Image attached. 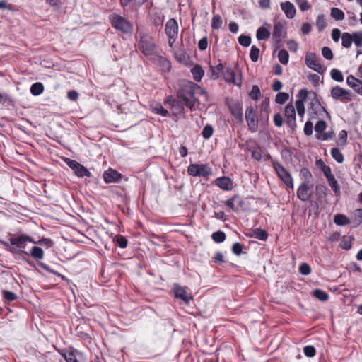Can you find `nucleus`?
I'll return each mask as SVG.
<instances>
[{
  "mask_svg": "<svg viewBox=\"0 0 362 362\" xmlns=\"http://www.w3.org/2000/svg\"><path fill=\"white\" fill-rule=\"evenodd\" d=\"M28 243L37 244L32 237L23 233H18L11 236L9 242L4 243V245L8 248V250L13 255L23 254L25 255L26 246Z\"/></svg>",
  "mask_w": 362,
  "mask_h": 362,
  "instance_id": "1",
  "label": "nucleus"
},
{
  "mask_svg": "<svg viewBox=\"0 0 362 362\" xmlns=\"http://www.w3.org/2000/svg\"><path fill=\"white\" fill-rule=\"evenodd\" d=\"M196 88H199V86L191 81H186L177 91V97L182 100L185 106L191 110L194 109L197 101L194 96Z\"/></svg>",
  "mask_w": 362,
  "mask_h": 362,
  "instance_id": "2",
  "label": "nucleus"
},
{
  "mask_svg": "<svg viewBox=\"0 0 362 362\" xmlns=\"http://www.w3.org/2000/svg\"><path fill=\"white\" fill-rule=\"evenodd\" d=\"M139 35L138 48L139 51L146 57L156 55L157 47L153 37L144 31L139 32Z\"/></svg>",
  "mask_w": 362,
  "mask_h": 362,
  "instance_id": "3",
  "label": "nucleus"
},
{
  "mask_svg": "<svg viewBox=\"0 0 362 362\" xmlns=\"http://www.w3.org/2000/svg\"><path fill=\"white\" fill-rule=\"evenodd\" d=\"M112 26L124 34L131 35L133 32V25L125 18L116 13L110 16Z\"/></svg>",
  "mask_w": 362,
  "mask_h": 362,
  "instance_id": "4",
  "label": "nucleus"
},
{
  "mask_svg": "<svg viewBox=\"0 0 362 362\" xmlns=\"http://www.w3.org/2000/svg\"><path fill=\"white\" fill-rule=\"evenodd\" d=\"M331 97L342 103H347L354 99V95L351 90L344 89L339 86H334L330 91Z\"/></svg>",
  "mask_w": 362,
  "mask_h": 362,
  "instance_id": "5",
  "label": "nucleus"
},
{
  "mask_svg": "<svg viewBox=\"0 0 362 362\" xmlns=\"http://www.w3.org/2000/svg\"><path fill=\"white\" fill-rule=\"evenodd\" d=\"M187 173L193 177L207 178L212 174L211 168L207 164H190L187 168Z\"/></svg>",
  "mask_w": 362,
  "mask_h": 362,
  "instance_id": "6",
  "label": "nucleus"
},
{
  "mask_svg": "<svg viewBox=\"0 0 362 362\" xmlns=\"http://www.w3.org/2000/svg\"><path fill=\"white\" fill-rule=\"evenodd\" d=\"M179 26L175 18L169 19L165 26V33L168 38L169 46L173 48L178 36Z\"/></svg>",
  "mask_w": 362,
  "mask_h": 362,
  "instance_id": "7",
  "label": "nucleus"
},
{
  "mask_svg": "<svg viewBox=\"0 0 362 362\" xmlns=\"http://www.w3.org/2000/svg\"><path fill=\"white\" fill-rule=\"evenodd\" d=\"M273 168L281 180L288 188H293V181L288 171L278 161L272 163Z\"/></svg>",
  "mask_w": 362,
  "mask_h": 362,
  "instance_id": "8",
  "label": "nucleus"
},
{
  "mask_svg": "<svg viewBox=\"0 0 362 362\" xmlns=\"http://www.w3.org/2000/svg\"><path fill=\"white\" fill-rule=\"evenodd\" d=\"M321 59L317 57L315 53L308 52L305 55V64L312 70L323 74L326 68L322 64Z\"/></svg>",
  "mask_w": 362,
  "mask_h": 362,
  "instance_id": "9",
  "label": "nucleus"
},
{
  "mask_svg": "<svg viewBox=\"0 0 362 362\" xmlns=\"http://www.w3.org/2000/svg\"><path fill=\"white\" fill-rule=\"evenodd\" d=\"M245 120L248 126V129L251 132H255L258 129V117L252 106H249L245 110Z\"/></svg>",
  "mask_w": 362,
  "mask_h": 362,
  "instance_id": "10",
  "label": "nucleus"
},
{
  "mask_svg": "<svg viewBox=\"0 0 362 362\" xmlns=\"http://www.w3.org/2000/svg\"><path fill=\"white\" fill-rule=\"evenodd\" d=\"M67 165L74 170L76 175L79 177H90L91 173L90 171L78 162L67 158L66 160Z\"/></svg>",
  "mask_w": 362,
  "mask_h": 362,
  "instance_id": "11",
  "label": "nucleus"
},
{
  "mask_svg": "<svg viewBox=\"0 0 362 362\" xmlns=\"http://www.w3.org/2000/svg\"><path fill=\"white\" fill-rule=\"evenodd\" d=\"M173 293L176 298L182 300L186 304H189L192 299V296L187 292L186 288L179 285L173 284Z\"/></svg>",
  "mask_w": 362,
  "mask_h": 362,
  "instance_id": "12",
  "label": "nucleus"
},
{
  "mask_svg": "<svg viewBox=\"0 0 362 362\" xmlns=\"http://www.w3.org/2000/svg\"><path fill=\"white\" fill-rule=\"evenodd\" d=\"M103 177L106 184H110L120 182L122 175L117 170L110 168L103 173Z\"/></svg>",
  "mask_w": 362,
  "mask_h": 362,
  "instance_id": "13",
  "label": "nucleus"
},
{
  "mask_svg": "<svg viewBox=\"0 0 362 362\" xmlns=\"http://www.w3.org/2000/svg\"><path fill=\"white\" fill-rule=\"evenodd\" d=\"M285 117L287 125L293 130L296 127V109L292 104H288L286 106Z\"/></svg>",
  "mask_w": 362,
  "mask_h": 362,
  "instance_id": "14",
  "label": "nucleus"
},
{
  "mask_svg": "<svg viewBox=\"0 0 362 362\" xmlns=\"http://www.w3.org/2000/svg\"><path fill=\"white\" fill-rule=\"evenodd\" d=\"M298 99L296 100L295 107L300 117H303L305 114L304 101L308 97L306 89H301L298 94Z\"/></svg>",
  "mask_w": 362,
  "mask_h": 362,
  "instance_id": "15",
  "label": "nucleus"
},
{
  "mask_svg": "<svg viewBox=\"0 0 362 362\" xmlns=\"http://www.w3.org/2000/svg\"><path fill=\"white\" fill-rule=\"evenodd\" d=\"M243 200L238 194L233 195L231 198L225 202L226 206L235 212L238 211L240 209L243 207Z\"/></svg>",
  "mask_w": 362,
  "mask_h": 362,
  "instance_id": "16",
  "label": "nucleus"
},
{
  "mask_svg": "<svg viewBox=\"0 0 362 362\" xmlns=\"http://www.w3.org/2000/svg\"><path fill=\"white\" fill-rule=\"evenodd\" d=\"M215 185L225 191H230L233 187V180L228 177H220L215 180Z\"/></svg>",
  "mask_w": 362,
  "mask_h": 362,
  "instance_id": "17",
  "label": "nucleus"
},
{
  "mask_svg": "<svg viewBox=\"0 0 362 362\" xmlns=\"http://www.w3.org/2000/svg\"><path fill=\"white\" fill-rule=\"evenodd\" d=\"M223 76L226 82L227 83H233V84L240 86H241V78H236L235 71L232 68H227L222 73Z\"/></svg>",
  "mask_w": 362,
  "mask_h": 362,
  "instance_id": "18",
  "label": "nucleus"
},
{
  "mask_svg": "<svg viewBox=\"0 0 362 362\" xmlns=\"http://www.w3.org/2000/svg\"><path fill=\"white\" fill-rule=\"evenodd\" d=\"M357 35V33L354 32L352 33H343L341 35V45L343 47L349 49L351 47L352 44L355 45L356 37Z\"/></svg>",
  "mask_w": 362,
  "mask_h": 362,
  "instance_id": "19",
  "label": "nucleus"
},
{
  "mask_svg": "<svg viewBox=\"0 0 362 362\" xmlns=\"http://www.w3.org/2000/svg\"><path fill=\"white\" fill-rule=\"evenodd\" d=\"M286 35L284 25L281 22H276L274 25L272 37L276 43L279 42Z\"/></svg>",
  "mask_w": 362,
  "mask_h": 362,
  "instance_id": "20",
  "label": "nucleus"
},
{
  "mask_svg": "<svg viewBox=\"0 0 362 362\" xmlns=\"http://www.w3.org/2000/svg\"><path fill=\"white\" fill-rule=\"evenodd\" d=\"M310 187H312V185L301 183L297 189L298 198L303 202L308 201L310 198V194L308 193Z\"/></svg>",
  "mask_w": 362,
  "mask_h": 362,
  "instance_id": "21",
  "label": "nucleus"
},
{
  "mask_svg": "<svg viewBox=\"0 0 362 362\" xmlns=\"http://www.w3.org/2000/svg\"><path fill=\"white\" fill-rule=\"evenodd\" d=\"M281 10L284 12L288 18L292 19L294 18L296 10L294 5L290 1L282 2L280 4Z\"/></svg>",
  "mask_w": 362,
  "mask_h": 362,
  "instance_id": "22",
  "label": "nucleus"
},
{
  "mask_svg": "<svg viewBox=\"0 0 362 362\" xmlns=\"http://www.w3.org/2000/svg\"><path fill=\"white\" fill-rule=\"evenodd\" d=\"M351 224L353 228H358L362 223V209H356L351 214Z\"/></svg>",
  "mask_w": 362,
  "mask_h": 362,
  "instance_id": "23",
  "label": "nucleus"
},
{
  "mask_svg": "<svg viewBox=\"0 0 362 362\" xmlns=\"http://www.w3.org/2000/svg\"><path fill=\"white\" fill-rule=\"evenodd\" d=\"M155 56L154 61L155 62L159 65L163 71H169L171 69V63L165 57L158 55L157 54Z\"/></svg>",
  "mask_w": 362,
  "mask_h": 362,
  "instance_id": "24",
  "label": "nucleus"
},
{
  "mask_svg": "<svg viewBox=\"0 0 362 362\" xmlns=\"http://www.w3.org/2000/svg\"><path fill=\"white\" fill-rule=\"evenodd\" d=\"M25 255L30 256L33 258L38 260L44 257L45 252L43 250L37 246H33L30 250H28Z\"/></svg>",
  "mask_w": 362,
  "mask_h": 362,
  "instance_id": "25",
  "label": "nucleus"
},
{
  "mask_svg": "<svg viewBox=\"0 0 362 362\" xmlns=\"http://www.w3.org/2000/svg\"><path fill=\"white\" fill-rule=\"evenodd\" d=\"M334 223L339 226H344L351 224V220L346 215L337 214L334 216Z\"/></svg>",
  "mask_w": 362,
  "mask_h": 362,
  "instance_id": "26",
  "label": "nucleus"
},
{
  "mask_svg": "<svg viewBox=\"0 0 362 362\" xmlns=\"http://www.w3.org/2000/svg\"><path fill=\"white\" fill-rule=\"evenodd\" d=\"M312 109L315 111L317 115H322L325 112L327 114L325 108L321 105L320 102L317 98H315L311 102Z\"/></svg>",
  "mask_w": 362,
  "mask_h": 362,
  "instance_id": "27",
  "label": "nucleus"
},
{
  "mask_svg": "<svg viewBox=\"0 0 362 362\" xmlns=\"http://www.w3.org/2000/svg\"><path fill=\"white\" fill-rule=\"evenodd\" d=\"M60 354L66 362H78L76 355L78 354L79 352L76 349H71L68 353L60 352Z\"/></svg>",
  "mask_w": 362,
  "mask_h": 362,
  "instance_id": "28",
  "label": "nucleus"
},
{
  "mask_svg": "<svg viewBox=\"0 0 362 362\" xmlns=\"http://www.w3.org/2000/svg\"><path fill=\"white\" fill-rule=\"evenodd\" d=\"M191 72L193 75V78L197 82L202 80L204 74L203 69L199 65H195L192 69Z\"/></svg>",
  "mask_w": 362,
  "mask_h": 362,
  "instance_id": "29",
  "label": "nucleus"
},
{
  "mask_svg": "<svg viewBox=\"0 0 362 362\" xmlns=\"http://www.w3.org/2000/svg\"><path fill=\"white\" fill-rule=\"evenodd\" d=\"M151 111L153 113L160 115L163 117H166L169 115L168 111L165 109L160 104L156 103L151 106Z\"/></svg>",
  "mask_w": 362,
  "mask_h": 362,
  "instance_id": "30",
  "label": "nucleus"
},
{
  "mask_svg": "<svg viewBox=\"0 0 362 362\" xmlns=\"http://www.w3.org/2000/svg\"><path fill=\"white\" fill-rule=\"evenodd\" d=\"M327 182L329 183V185L333 190L334 194L336 196H339L340 195V187L337 181V180L335 179L334 176L329 177L327 180Z\"/></svg>",
  "mask_w": 362,
  "mask_h": 362,
  "instance_id": "31",
  "label": "nucleus"
},
{
  "mask_svg": "<svg viewBox=\"0 0 362 362\" xmlns=\"http://www.w3.org/2000/svg\"><path fill=\"white\" fill-rule=\"evenodd\" d=\"M270 36L269 31L264 27H260L257 29L256 37L259 40L268 39Z\"/></svg>",
  "mask_w": 362,
  "mask_h": 362,
  "instance_id": "32",
  "label": "nucleus"
},
{
  "mask_svg": "<svg viewBox=\"0 0 362 362\" xmlns=\"http://www.w3.org/2000/svg\"><path fill=\"white\" fill-rule=\"evenodd\" d=\"M331 156L334 160H335L337 163H343L344 158V155L341 152V151L337 148H333L331 150Z\"/></svg>",
  "mask_w": 362,
  "mask_h": 362,
  "instance_id": "33",
  "label": "nucleus"
},
{
  "mask_svg": "<svg viewBox=\"0 0 362 362\" xmlns=\"http://www.w3.org/2000/svg\"><path fill=\"white\" fill-rule=\"evenodd\" d=\"M44 90V86L42 83L37 82L33 83L30 87V93L33 95H39L42 93Z\"/></svg>",
  "mask_w": 362,
  "mask_h": 362,
  "instance_id": "34",
  "label": "nucleus"
},
{
  "mask_svg": "<svg viewBox=\"0 0 362 362\" xmlns=\"http://www.w3.org/2000/svg\"><path fill=\"white\" fill-rule=\"evenodd\" d=\"M210 70L211 71L212 73L211 78L214 79H216L219 77V73H223V64L219 63L216 66H210Z\"/></svg>",
  "mask_w": 362,
  "mask_h": 362,
  "instance_id": "35",
  "label": "nucleus"
},
{
  "mask_svg": "<svg viewBox=\"0 0 362 362\" xmlns=\"http://www.w3.org/2000/svg\"><path fill=\"white\" fill-rule=\"evenodd\" d=\"M251 236L260 240H266L267 239V233L261 228H255Z\"/></svg>",
  "mask_w": 362,
  "mask_h": 362,
  "instance_id": "36",
  "label": "nucleus"
},
{
  "mask_svg": "<svg viewBox=\"0 0 362 362\" xmlns=\"http://www.w3.org/2000/svg\"><path fill=\"white\" fill-rule=\"evenodd\" d=\"M313 296L321 301H326L329 298L328 293L322 289H315L313 291Z\"/></svg>",
  "mask_w": 362,
  "mask_h": 362,
  "instance_id": "37",
  "label": "nucleus"
},
{
  "mask_svg": "<svg viewBox=\"0 0 362 362\" xmlns=\"http://www.w3.org/2000/svg\"><path fill=\"white\" fill-rule=\"evenodd\" d=\"M330 15L336 21H341L344 18V12L338 8H332L331 9Z\"/></svg>",
  "mask_w": 362,
  "mask_h": 362,
  "instance_id": "38",
  "label": "nucleus"
},
{
  "mask_svg": "<svg viewBox=\"0 0 362 362\" xmlns=\"http://www.w3.org/2000/svg\"><path fill=\"white\" fill-rule=\"evenodd\" d=\"M331 78L337 82H342L344 81V76L342 72L337 69H332L330 71Z\"/></svg>",
  "mask_w": 362,
  "mask_h": 362,
  "instance_id": "39",
  "label": "nucleus"
},
{
  "mask_svg": "<svg viewBox=\"0 0 362 362\" xmlns=\"http://www.w3.org/2000/svg\"><path fill=\"white\" fill-rule=\"evenodd\" d=\"M212 240L218 243H221L226 240V234L221 230L214 232L211 235Z\"/></svg>",
  "mask_w": 362,
  "mask_h": 362,
  "instance_id": "40",
  "label": "nucleus"
},
{
  "mask_svg": "<svg viewBox=\"0 0 362 362\" xmlns=\"http://www.w3.org/2000/svg\"><path fill=\"white\" fill-rule=\"evenodd\" d=\"M223 23L221 17L219 15H214L211 21V28L214 30L219 29Z\"/></svg>",
  "mask_w": 362,
  "mask_h": 362,
  "instance_id": "41",
  "label": "nucleus"
},
{
  "mask_svg": "<svg viewBox=\"0 0 362 362\" xmlns=\"http://www.w3.org/2000/svg\"><path fill=\"white\" fill-rule=\"evenodd\" d=\"M2 296L7 302H11L17 299L18 296L16 293L12 291L3 290Z\"/></svg>",
  "mask_w": 362,
  "mask_h": 362,
  "instance_id": "42",
  "label": "nucleus"
},
{
  "mask_svg": "<svg viewBox=\"0 0 362 362\" xmlns=\"http://www.w3.org/2000/svg\"><path fill=\"white\" fill-rule=\"evenodd\" d=\"M334 134V133L332 130L327 132H323L322 134H317L316 139L320 141H327L332 139Z\"/></svg>",
  "mask_w": 362,
  "mask_h": 362,
  "instance_id": "43",
  "label": "nucleus"
},
{
  "mask_svg": "<svg viewBox=\"0 0 362 362\" xmlns=\"http://www.w3.org/2000/svg\"><path fill=\"white\" fill-rule=\"evenodd\" d=\"M279 62L283 64H287L289 59V55L286 50L281 49L278 54Z\"/></svg>",
  "mask_w": 362,
  "mask_h": 362,
  "instance_id": "44",
  "label": "nucleus"
},
{
  "mask_svg": "<svg viewBox=\"0 0 362 362\" xmlns=\"http://www.w3.org/2000/svg\"><path fill=\"white\" fill-rule=\"evenodd\" d=\"M250 97L254 100H257L261 95V91L258 86L254 85L249 93Z\"/></svg>",
  "mask_w": 362,
  "mask_h": 362,
  "instance_id": "45",
  "label": "nucleus"
},
{
  "mask_svg": "<svg viewBox=\"0 0 362 362\" xmlns=\"http://www.w3.org/2000/svg\"><path fill=\"white\" fill-rule=\"evenodd\" d=\"M300 175L305 179V182H303V183H308L310 185H312L311 184V181H312V179H313V175H312L310 171L308 169L303 168L300 170Z\"/></svg>",
  "mask_w": 362,
  "mask_h": 362,
  "instance_id": "46",
  "label": "nucleus"
},
{
  "mask_svg": "<svg viewBox=\"0 0 362 362\" xmlns=\"http://www.w3.org/2000/svg\"><path fill=\"white\" fill-rule=\"evenodd\" d=\"M296 3L303 12L310 9L312 7L308 0H296Z\"/></svg>",
  "mask_w": 362,
  "mask_h": 362,
  "instance_id": "47",
  "label": "nucleus"
},
{
  "mask_svg": "<svg viewBox=\"0 0 362 362\" xmlns=\"http://www.w3.org/2000/svg\"><path fill=\"white\" fill-rule=\"evenodd\" d=\"M289 95L284 92H280L276 95L275 101L278 104H284L288 100Z\"/></svg>",
  "mask_w": 362,
  "mask_h": 362,
  "instance_id": "48",
  "label": "nucleus"
},
{
  "mask_svg": "<svg viewBox=\"0 0 362 362\" xmlns=\"http://www.w3.org/2000/svg\"><path fill=\"white\" fill-rule=\"evenodd\" d=\"M259 56V49L255 46L252 45L250 49V57L253 62H257Z\"/></svg>",
  "mask_w": 362,
  "mask_h": 362,
  "instance_id": "49",
  "label": "nucleus"
},
{
  "mask_svg": "<svg viewBox=\"0 0 362 362\" xmlns=\"http://www.w3.org/2000/svg\"><path fill=\"white\" fill-rule=\"evenodd\" d=\"M327 128V123L325 121L320 119L317 122L315 126V131L317 134H322Z\"/></svg>",
  "mask_w": 362,
  "mask_h": 362,
  "instance_id": "50",
  "label": "nucleus"
},
{
  "mask_svg": "<svg viewBox=\"0 0 362 362\" xmlns=\"http://www.w3.org/2000/svg\"><path fill=\"white\" fill-rule=\"evenodd\" d=\"M213 132H214V129H213L212 126L210 124H207L202 129V136L205 139H209L212 136Z\"/></svg>",
  "mask_w": 362,
  "mask_h": 362,
  "instance_id": "51",
  "label": "nucleus"
},
{
  "mask_svg": "<svg viewBox=\"0 0 362 362\" xmlns=\"http://www.w3.org/2000/svg\"><path fill=\"white\" fill-rule=\"evenodd\" d=\"M304 354L309 358L314 357L316 354V349L313 346L308 345L303 348Z\"/></svg>",
  "mask_w": 362,
  "mask_h": 362,
  "instance_id": "52",
  "label": "nucleus"
},
{
  "mask_svg": "<svg viewBox=\"0 0 362 362\" xmlns=\"http://www.w3.org/2000/svg\"><path fill=\"white\" fill-rule=\"evenodd\" d=\"M360 79L356 78L353 75H349L346 78V83L351 88H355L357 86Z\"/></svg>",
  "mask_w": 362,
  "mask_h": 362,
  "instance_id": "53",
  "label": "nucleus"
},
{
  "mask_svg": "<svg viewBox=\"0 0 362 362\" xmlns=\"http://www.w3.org/2000/svg\"><path fill=\"white\" fill-rule=\"evenodd\" d=\"M316 25L319 31H322L325 28L327 24L323 15H320L317 16Z\"/></svg>",
  "mask_w": 362,
  "mask_h": 362,
  "instance_id": "54",
  "label": "nucleus"
},
{
  "mask_svg": "<svg viewBox=\"0 0 362 362\" xmlns=\"http://www.w3.org/2000/svg\"><path fill=\"white\" fill-rule=\"evenodd\" d=\"M238 42L243 47H248L251 44V37L247 35H241L238 37Z\"/></svg>",
  "mask_w": 362,
  "mask_h": 362,
  "instance_id": "55",
  "label": "nucleus"
},
{
  "mask_svg": "<svg viewBox=\"0 0 362 362\" xmlns=\"http://www.w3.org/2000/svg\"><path fill=\"white\" fill-rule=\"evenodd\" d=\"M299 272L302 275H308L311 272V268L307 263H302L299 267Z\"/></svg>",
  "mask_w": 362,
  "mask_h": 362,
  "instance_id": "56",
  "label": "nucleus"
},
{
  "mask_svg": "<svg viewBox=\"0 0 362 362\" xmlns=\"http://www.w3.org/2000/svg\"><path fill=\"white\" fill-rule=\"evenodd\" d=\"M171 108L174 110L175 115L182 114L184 111V107H183L182 103L180 101H178L177 100L173 105Z\"/></svg>",
  "mask_w": 362,
  "mask_h": 362,
  "instance_id": "57",
  "label": "nucleus"
},
{
  "mask_svg": "<svg viewBox=\"0 0 362 362\" xmlns=\"http://www.w3.org/2000/svg\"><path fill=\"white\" fill-rule=\"evenodd\" d=\"M355 46L357 47L356 56L362 54V36L356 35Z\"/></svg>",
  "mask_w": 362,
  "mask_h": 362,
  "instance_id": "58",
  "label": "nucleus"
},
{
  "mask_svg": "<svg viewBox=\"0 0 362 362\" xmlns=\"http://www.w3.org/2000/svg\"><path fill=\"white\" fill-rule=\"evenodd\" d=\"M37 243L45 246L47 248H50L54 245L53 241L49 238H42Z\"/></svg>",
  "mask_w": 362,
  "mask_h": 362,
  "instance_id": "59",
  "label": "nucleus"
},
{
  "mask_svg": "<svg viewBox=\"0 0 362 362\" xmlns=\"http://www.w3.org/2000/svg\"><path fill=\"white\" fill-rule=\"evenodd\" d=\"M322 54L325 59H327L328 60H330L333 58L332 52L331 49L328 47H324L322 48Z\"/></svg>",
  "mask_w": 362,
  "mask_h": 362,
  "instance_id": "60",
  "label": "nucleus"
},
{
  "mask_svg": "<svg viewBox=\"0 0 362 362\" xmlns=\"http://www.w3.org/2000/svg\"><path fill=\"white\" fill-rule=\"evenodd\" d=\"M116 242L117 245L121 248H126L127 246V240L124 236H118L117 237Z\"/></svg>",
  "mask_w": 362,
  "mask_h": 362,
  "instance_id": "61",
  "label": "nucleus"
},
{
  "mask_svg": "<svg viewBox=\"0 0 362 362\" xmlns=\"http://www.w3.org/2000/svg\"><path fill=\"white\" fill-rule=\"evenodd\" d=\"M313 125L310 121H307L304 125V133L307 136H310L313 134Z\"/></svg>",
  "mask_w": 362,
  "mask_h": 362,
  "instance_id": "62",
  "label": "nucleus"
},
{
  "mask_svg": "<svg viewBox=\"0 0 362 362\" xmlns=\"http://www.w3.org/2000/svg\"><path fill=\"white\" fill-rule=\"evenodd\" d=\"M341 32L339 28H334L332 30V38L335 42H337L340 37H341Z\"/></svg>",
  "mask_w": 362,
  "mask_h": 362,
  "instance_id": "63",
  "label": "nucleus"
},
{
  "mask_svg": "<svg viewBox=\"0 0 362 362\" xmlns=\"http://www.w3.org/2000/svg\"><path fill=\"white\" fill-rule=\"evenodd\" d=\"M309 81L314 85L318 86L320 81V78L317 74H311L308 76Z\"/></svg>",
  "mask_w": 362,
  "mask_h": 362,
  "instance_id": "64",
  "label": "nucleus"
}]
</instances>
